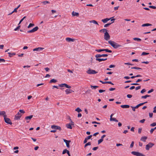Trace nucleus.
<instances>
[{"instance_id": "51", "label": "nucleus", "mask_w": 156, "mask_h": 156, "mask_svg": "<svg viewBox=\"0 0 156 156\" xmlns=\"http://www.w3.org/2000/svg\"><path fill=\"white\" fill-rule=\"evenodd\" d=\"M142 128H139V129H138V133H139V134H140L141 132V131H142Z\"/></svg>"}, {"instance_id": "47", "label": "nucleus", "mask_w": 156, "mask_h": 156, "mask_svg": "<svg viewBox=\"0 0 156 156\" xmlns=\"http://www.w3.org/2000/svg\"><path fill=\"white\" fill-rule=\"evenodd\" d=\"M156 126V122H153L150 124V126Z\"/></svg>"}, {"instance_id": "32", "label": "nucleus", "mask_w": 156, "mask_h": 156, "mask_svg": "<svg viewBox=\"0 0 156 156\" xmlns=\"http://www.w3.org/2000/svg\"><path fill=\"white\" fill-rule=\"evenodd\" d=\"M104 51H105L106 52L111 53L112 52V51L111 50H109L108 49H104Z\"/></svg>"}, {"instance_id": "25", "label": "nucleus", "mask_w": 156, "mask_h": 156, "mask_svg": "<svg viewBox=\"0 0 156 156\" xmlns=\"http://www.w3.org/2000/svg\"><path fill=\"white\" fill-rule=\"evenodd\" d=\"M110 121H114L116 122H117L118 121L115 118H110Z\"/></svg>"}, {"instance_id": "29", "label": "nucleus", "mask_w": 156, "mask_h": 156, "mask_svg": "<svg viewBox=\"0 0 156 156\" xmlns=\"http://www.w3.org/2000/svg\"><path fill=\"white\" fill-rule=\"evenodd\" d=\"M34 26V24L33 23H30L29 25L27 27V28H30V27H33V26Z\"/></svg>"}, {"instance_id": "40", "label": "nucleus", "mask_w": 156, "mask_h": 156, "mask_svg": "<svg viewBox=\"0 0 156 156\" xmlns=\"http://www.w3.org/2000/svg\"><path fill=\"white\" fill-rule=\"evenodd\" d=\"M44 5H45L46 4L49 3V2L48 1H45L44 2H41Z\"/></svg>"}, {"instance_id": "61", "label": "nucleus", "mask_w": 156, "mask_h": 156, "mask_svg": "<svg viewBox=\"0 0 156 156\" xmlns=\"http://www.w3.org/2000/svg\"><path fill=\"white\" fill-rule=\"evenodd\" d=\"M98 147H94L93 148V150L94 151H95L97 149H98Z\"/></svg>"}, {"instance_id": "59", "label": "nucleus", "mask_w": 156, "mask_h": 156, "mask_svg": "<svg viewBox=\"0 0 156 156\" xmlns=\"http://www.w3.org/2000/svg\"><path fill=\"white\" fill-rule=\"evenodd\" d=\"M142 81V79H138L136 81V83H138L139 82L141 81Z\"/></svg>"}, {"instance_id": "48", "label": "nucleus", "mask_w": 156, "mask_h": 156, "mask_svg": "<svg viewBox=\"0 0 156 156\" xmlns=\"http://www.w3.org/2000/svg\"><path fill=\"white\" fill-rule=\"evenodd\" d=\"M149 8L153 9H156V7L152 5H150L149 6Z\"/></svg>"}, {"instance_id": "43", "label": "nucleus", "mask_w": 156, "mask_h": 156, "mask_svg": "<svg viewBox=\"0 0 156 156\" xmlns=\"http://www.w3.org/2000/svg\"><path fill=\"white\" fill-rule=\"evenodd\" d=\"M103 50H104V49H96L95 50V51L98 52H100L102 51H104Z\"/></svg>"}, {"instance_id": "33", "label": "nucleus", "mask_w": 156, "mask_h": 156, "mask_svg": "<svg viewBox=\"0 0 156 156\" xmlns=\"http://www.w3.org/2000/svg\"><path fill=\"white\" fill-rule=\"evenodd\" d=\"M75 111L79 113L81 112L82 110L79 108H77L75 109Z\"/></svg>"}, {"instance_id": "34", "label": "nucleus", "mask_w": 156, "mask_h": 156, "mask_svg": "<svg viewBox=\"0 0 156 156\" xmlns=\"http://www.w3.org/2000/svg\"><path fill=\"white\" fill-rule=\"evenodd\" d=\"M91 145V142H88V143L85 144L84 145V147H86L87 146H89V145Z\"/></svg>"}, {"instance_id": "18", "label": "nucleus", "mask_w": 156, "mask_h": 156, "mask_svg": "<svg viewBox=\"0 0 156 156\" xmlns=\"http://www.w3.org/2000/svg\"><path fill=\"white\" fill-rule=\"evenodd\" d=\"M66 41H67L68 42H70V41L73 42L74 41L75 39H72V38H69V37H67L66 38Z\"/></svg>"}, {"instance_id": "63", "label": "nucleus", "mask_w": 156, "mask_h": 156, "mask_svg": "<svg viewBox=\"0 0 156 156\" xmlns=\"http://www.w3.org/2000/svg\"><path fill=\"white\" fill-rule=\"evenodd\" d=\"M115 88L111 87L109 89V90L110 91H112V90H115Z\"/></svg>"}, {"instance_id": "21", "label": "nucleus", "mask_w": 156, "mask_h": 156, "mask_svg": "<svg viewBox=\"0 0 156 156\" xmlns=\"http://www.w3.org/2000/svg\"><path fill=\"white\" fill-rule=\"evenodd\" d=\"M147 139V137L143 136L141 138L140 140L141 141H143V142H146V140Z\"/></svg>"}, {"instance_id": "5", "label": "nucleus", "mask_w": 156, "mask_h": 156, "mask_svg": "<svg viewBox=\"0 0 156 156\" xmlns=\"http://www.w3.org/2000/svg\"><path fill=\"white\" fill-rule=\"evenodd\" d=\"M87 73L88 74H95L98 73V72L95 70L89 69L87 71Z\"/></svg>"}, {"instance_id": "26", "label": "nucleus", "mask_w": 156, "mask_h": 156, "mask_svg": "<svg viewBox=\"0 0 156 156\" xmlns=\"http://www.w3.org/2000/svg\"><path fill=\"white\" fill-rule=\"evenodd\" d=\"M90 23H94L95 24H97L98 25H99L98 24V23H97V22L95 20H92L90 21Z\"/></svg>"}, {"instance_id": "22", "label": "nucleus", "mask_w": 156, "mask_h": 156, "mask_svg": "<svg viewBox=\"0 0 156 156\" xmlns=\"http://www.w3.org/2000/svg\"><path fill=\"white\" fill-rule=\"evenodd\" d=\"M33 115H31L29 116H26L25 118V119L26 120H28V119L30 120L33 117Z\"/></svg>"}, {"instance_id": "3", "label": "nucleus", "mask_w": 156, "mask_h": 156, "mask_svg": "<svg viewBox=\"0 0 156 156\" xmlns=\"http://www.w3.org/2000/svg\"><path fill=\"white\" fill-rule=\"evenodd\" d=\"M154 145V144L150 142L146 146L145 149L147 150H149L150 148L152 147Z\"/></svg>"}, {"instance_id": "60", "label": "nucleus", "mask_w": 156, "mask_h": 156, "mask_svg": "<svg viewBox=\"0 0 156 156\" xmlns=\"http://www.w3.org/2000/svg\"><path fill=\"white\" fill-rule=\"evenodd\" d=\"M149 117L150 118H152L153 115V113H149Z\"/></svg>"}, {"instance_id": "14", "label": "nucleus", "mask_w": 156, "mask_h": 156, "mask_svg": "<svg viewBox=\"0 0 156 156\" xmlns=\"http://www.w3.org/2000/svg\"><path fill=\"white\" fill-rule=\"evenodd\" d=\"M112 18H106L105 19H103L101 21L104 23H106L109 20Z\"/></svg>"}, {"instance_id": "35", "label": "nucleus", "mask_w": 156, "mask_h": 156, "mask_svg": "<svg viewBox=\"0 0 156 156\" xmlns=\"http://www.w3.org/2000/svg\"><path fill=\"white\" fill-rule=\"evenodd\" d=\"M103 141V139H101L98 141V144H100Z\"/></svg>"}, {"instance_id": "45", "label": "nucleus", "mask_w": 156, "mask_h": 156, "mask_svg": "<svg viewBox=\"0 0 156 156\" xmlns=\"http://www.w3.org/2000/svg\"><path fill=\"white\" fill-rule=\"evenodd\" d=\"M134 142L133 141L132 142V143L130 145V148H132L133 147V145H134Z\"/></svg>"}, {"instance_id": "6", "label": "nucleus", "mask_w": 156, "mask_h": 156, "mask_svg": "<svg viewBox=\"0 0 156 156\" xmlns=\"http://www.w3.org/2000/svg\"><path fill=\"white\" fill-rule=\"evenodd\" d=\"M58 86L61 87H65L67 88L70 89L71 88V87L70 86L66 83H62L59 84Z\"/></svg>"}, {"instance_id": "2", "label": "nucleus", "mask_w": 156, "mask_h": 156, "mask_svg": "<svg viewBox=\"0 0 156 156\" xmlns=\"http://www.w3.org/2000/svg\"><path fill=\"white\" fill-rule=\"evenodd\" d=\"M131 153L132 154L136 156H145V155L138 152L133 151Z\"/></svg>"}, {"instance_id": "13", "label": "nucleus", "mask_w": 156, "mask_h": 156, "mask_svg": "<svg viewBox=\"0 0 156 156\" xmlns=\"http://www.w3.org/2000/svg\"><path fill=\"white\" fill-rule=\"evenodd\" d=\"M44 49V48H43L38 47L37 48H36L34 49L33 50V51H42Z\"/></svg>"}, {"instance_id": "8", "label": "nucleus", "mask_w": 156, "mask_h": 156, "mask_svg": "<svg viewBox=\"0 0 156 156\" xmlns=\"http://www.w3.org/2000/svg\"><path fill=\"white\" fill-rule=\"evenodd\" d=\"M22 115L19 112H18L17 114H16L15 116V120H18L20 119L22 116Z\"/></svg>"}, {"instance_id": "16", "label": "nucleus", "mask_w": 156, "mask_h": 156, "mask_svg": "<svg viewBox=\"0 0 156 156\" xmlns=\"http://www.w3.org/2000/svg\"><path fill=\"white\" fill-rule=\"evenodd\" d=\"M107 58L103 59V58H96V61H99V62H101L102 61H105V60H107Z\"/></svg>"}, {"instance_id": "24", "label": "nucleus", "mask_w": 156, "mask_h": 156, "mask_svg": "<svg viewBox=\"0 0 156 156\" xmlns=\"http://www.w3.org/2000/svg\"><path fill=\"white\" fill-rule=\"evenodd\" d=\"M57 82V80L55 79H53L51 80H50V81L49 82V83H55Z\"/></svg>"}, {"instance_id": "39", "label": "nucleus", "mask_w": 156, "mask_h": 156, "mask_svg": "<svg viewBox=\"0 0 156 156\" xmlns=\"http://www.w3.org/2000/svg\"><path fill=\"white\" fill-rule=\"evenodd\" d=\"M113 23V22H112V23H107L106 24H105L104 25V27H106L110 25Z\"/></svg>"}, {"instance_id": "53", "label": "nucleus", "mask_w": 156, "mask_h": 156, "mask_svg": "<svg viewBox=\"0 0 156 156\" xmlns=\"http://www.w3.org/2000/svg\"><path fill=\"white\" fill-rule=\"evenodd\" d=\"M146 91V90L145 89H142L140 91V93H141V94H143V93H144V92H145V91Z\"/></svg>"}, {"instance_id": "23", "label": "nucleus", "mask_w": 156, "mask_h": 156, "mask_svg": "<svg viewBox=\"0 0 156 156\" xmlns=\"http://www.w3.org/2000/svg\"><path fill=\"white\" fill-rule=\"evenodd\" d=\"M152 25L151 24L148 23H144L142 25V27H146V26H151Z\"/></svg>"}, {"instance_id": "1", "label": "nucleus", "mask_w": 156, "mask_h": 156, "mask_svg": "<svg viewBox=\"0 0 156 156\" xmlns=\"http://www.w3.org/2000/svg\"><path fill=\"white\" fill-rule=\"evenodd\" d=\"M108 43L111 46L115 49H117L122 46L121 45L119 44L114 41L111 40L109 41Z\"/></svg>"}, {"instance_id": "17", "label": "nucleus", "mask_w": 156, "mask_h": 156, "mask_svg": "<svg viewBox=\"0 0 156 156\" xmlns=\"http://www.w3.org/2000/svg\"><path fill=\"white\" fill-rule=\"evenodd\" d=\"M5 114L6 113L5 111H3L0 112V116L3 115L4 118L5 117L7 116V115H6Z\"/></svg>"}, {"instance_id": "12", "label": "nucleus", "mask_w": 156, "mask_h": 156, "mask_svg": "<svg viewBox=\"0 0 156 156\" xmlns=\"http://www.w3.org/2000/svg\"><path fill=\"white\" fill-rule=\"evenodd\" d=\"M74 92V91L71 89H67L65 90V92L66 94H68Z\"/></svg>"}, {"instance_id": "42", "label": "nucleus", "mask_w": 156, "mask_h": 156, "mask_svg": "<svg viewBox=\"0 0 156 156\" xmlns=\"http://www.w3.org/2000/svg\"><path fill=\"white\" fill-rule=\"evenodd\" d=\"M133 39L135 41H141V39L140 38H133Z\"/></svg>"}, {"instance_id": "36", "label": "nucleus", "mask_w": 156, "mask_h": 156, "mask_svg": "<svg viewBox=\"0 0 156 156\" xmlns=\"http://www.w3.org/2000/svg\"><path fill=\"white\" fill-rule=\"evenodd\" d=\"M131 69H141L140 68L137 67H132L131 68Z\"/></svg>"}, {"instance_id": "50", "label": "nucleus", "mask_w": 156, "mask_h": 156, "mask_svg": "<svg viewBox=\"0 0 156 156\" xmlns=\"http://www.w3.org/2000/svg\"><path fill=\"white\" fill-rule=\"evenodd\" d=\"M19 112H20V113H23V114H24L25 113V111H24L23 110H19Z\"/></svg>"}, {"instance_id": "55", "label": "nucleus", "mask_w": 156, "mask_h": 156, "mask_svg": "<svg viewBox=\"0 0 156 156\" xmlns=\"http://www.w3.org/2000/svg\"><path fill=\"white\" fill-rule=\"evenodd\" d=\"M67 151V150L66 149H64L62 152V154H64L66 153V151Z\"/></svg>"}, {"instance_id": "49", "label": "nucleus", "mask_w": 156, "mask_h": 156, "mask_svg": "<svg viewBox=\"0 0 156 156\" xmlns=\"http://www.w3.org/2000/svg\"><path fill=\"white\" fill-rule=\"evenodd\" d=\"M92 135H90L87 136V137H86V138L88 140L90 139L92 137Z\"/></svg>"}, {"instance_id": "31", "label": "nucleus", "mask_w": 156, "mask_h": 156, "mask_svg": "<svg viewBox=\"0 0 156 156\" xmlns=\"http://www.w3.org/2000/svg\"><path fill=\"white\" fill-rule=\"evenodd\" d=\"M150 96L149 95H146L145 96H142L141 97V98H144V99H146V98H147V97H150Z\"/></svg>"}, {"instance_id": "46", "label": "nucleus", "mask_w": 156, "mask_h": 156, "mask_svg": "<svg viewBox=\"0 0 156 156\" xmlns=\"http://www.w3.org/2000/svg\"><path fill=\"white\" fill-rule=\"evenodd\" d=\"M26 18V16H24L22 19L20 21L18 24H20L24 20V19Z\"/></svg>"}, {"instance_id": "28", "label": "nucleus", "mask_w": 156, "mask_h": 156, "mask_svg": "<svg viewBox=\"0 0 156 156\" xmlns=\"http://www.w3.org/2000/svg\"><path fill=\"white\" fill-rule=\"evenodd\" d=\"M38 29V27H35L34 28H33L32 30H33L34 32H35L36 31H37Z\"/></svg>"}, {"instance_id": "58", "label": "nucleus", "mask_w": 156, "mask_h": 156, "mask_svg": "<svg viewBox=\"0 0 156 156\" xmlns=\"http://www.w3.org/2000/svg\"><path fill=\"white\" fill-rule=\"evenodd\" d=\"M105 91V90L100 89L99 90V92L100 93H101Z\"/></svg>"}, {"instance_id": "20", "label": "nucleus", "mask_w": 156, "mask_h": 156, "mask_svg": "<svg viewBox=\"0 0 156 156\" xmlns=\"http://www.w3.org/2000/svg\"><path fill=\"white\" fill-rule=\"evenodd\" d=\"M120 107L123 108H128L129 107V105H121Z\"/></svg>"}, {"instance_id": "57", "label": "nucleus", "mask_w": 156, "mask_h": 156, "mask_svg": "<svg viewBox=\"0 0 156 156\" xmlns=\"http://www.w3.org/2000/svg\"><path fill=\"white\" fill-rule=\"evenodd\" d=\"M20 26H18L16 28H15L14 29V30L15 31H16L18 29H19L20 28Z\"/></svg>"}, {"instance_id": "38", "label": "nucleus", "mask_w": 156, "mask_h": 156, "mask_svg": "<svg viewBox=\"0 0 156 156\" xmlns=\"http://www.w3.org/2000/svg\"><path fill=\"white\" fill-rule=\"evenodd\" d=\"M90 87L91 88H93L94 89H95L97 88L98 87H99L98 86H93V85H90Z\"/></svg>"}, {"instance_id": "11", "label": "nucleus", "mask_w": 156, "mask_h": 156, "mask_svg": "<svg viewBox=\"0 0 156 156\" xmlns=\"http://www.w3.org/2000/svg\"><path fill=\"white\" fill-rule=\"evenodd\" d=\"M51 127L52 129H58L60 130H61V127L60 126H56L55 125L51 126Z\"/></svg>"}, {"instance_id": "4", "label": "nucleus", "mask_w": 156, "mask_h": 156, "mask_svg": "<svg viewBox=\"0 0 156 156\" xmlns=\"http://www.w3.org/2000/svg\"><path fill=\"white\" fill-rule=\"evenodd\" d=\"M110 36L107 32H106L104 34V39L108 41L110 39Z\"/></svg>"}, {"instance_id": "37", "label": "nucleus", "mask_w": 156, "mask_h": 156, "mask_svg": "<svg viewBox=\"0 0 156 156\" xmlns=\"http://www.w3.org/2000/svg\"><path fill=\"white\" fill-rule=\"evenodd\" d=\"M100 32H107V30L106 29H103L100 30Z\"/></svg>"}, {"instance_id": "19", "label": "nucleus", "mask_w": 156, "mask_h": 156, "mask_svg": "<svg viewBox=\"0 0 156 156\" xmlns=\"http://www.w3.org/2000/svg\"><path fill=\"white\" fill-rule=\"evenodd\" d=\"M72 15L73 16H79V13L74 11H73L72 12Z\"/></svg>"}, {"instance_id": "9", "label": "nucleus", "mask_w": 156, "mask_h": 156, "mask_svg": "<svg viewBox=\"0 0 156 156\" xmlns=\"http://www.w3.org/2000/svg\"><path fill=\"white\" fill-rule=\"evenodd\" d=\"M108 56V55L107 54H103L102 55L97 54L95 55L96 58H99L102 57H107Z\"/></svg>"}, {"instance_id": "7", "label": "nucleus", "mask_w": 156, "mask_h": 156, "mask_svg": "<svg viewBox=\"0 0 156 156\" xmlns=\"http://www.w3.org/2000/svg\"><path fill=\"white\" fill-rule=\"evenodd\" d=\"M6 117H5L4 118V119L5 120V122L10 125L12 124V123L11 122V120L9 118H6Z\"/></svg>"}, {"instance_id": "56", "label": "nucleus", "mask_w": 156, "mask_h": 156, "mask_svg": "<svg viewBox=\"0 0 156 156\" xmlns=\"http://www.w3.org/2000/svg\"><path fill=\"white\" fill-rule=\"evenodd\" d=\"M154 91V89H151V90H149L148 92H147V93L148 94H149L152 92H153Z\"/></svg>"}, {"instance_id": "10", "label": "nucleus", "mask_w": 156, "mask_h": 156, "mask_svg": "<svg viewBox=\"0 0 156 156\" xmlns=\"http://www.w3.org/2000/svg\"><path fill=\"white\" fill-rule=\"evenodd\" d=\"M63 141L66 143L67 147L68 148L69 147H70L69 143L71 142V141L65 139H63Z\"/></svg>"}, {"instance_id": "54", "label": "nucleus", "mask_w": 156, "mask_h": 156, "mask_svg": "<svg viewBox=\"0 0 156 156\" xmlns=\"http://www.w3.org/2000/svg\"><path fill=\"white\" fill-rule=\"evenodd\" d=\"M132 95L131 94H127V97L128 98H131L132 97Z\"/></svg>"}, {"instance_id": "44", "label": "nucleus", "mask_w": 156, "mask_h": 156, "mask_svg": "<svg viewBox=\"0 0 156 156\" xmlns=\"http://www.w3.org/2000/svg\"><path fill=\"white\" fill-rule=\"evenodd\" d=\"M5 62V60L3 58H0V63L4 62Z\"/></svg>"}, {"instance_id": "15", "label": "nucleus", "mask_w": 156, "mask_h": 156, "mask_svg": "<svg viewBox=\"0 0 156 156\" xmlns=\"http://www.w3.org/2000/svg\"><path fill=\"white\" fill-rule=\"evenodd\" d=\"M72 125H74V124L72 123L67 124L66 125V126L67 128L71 129H72Z\"/></svg>"}, {"instance_id": "30", "label": "nucleus", "mask_w": 156, "mask_h": 156, "mask_svg": "<svg viewBox=\"0 0 156 156\" xmlns=\"http://www.w3.org/2000/svg\"><path fill=\"white\" fill-rule=\"evenodd\" d=\"M8 54L10 57H11L12 55H16V53H11L10 52H9Z\"/></svg>"}, {"instance_id": "62", "label": "nucleus", "mask_w": 156, "mask_h": 156, "mask_svg": "<svg viewBox=\"0 0 156 156\" xmlns=\"http://www.w3.org/2000/svg\"><path fill=\"white\" fill-rule=\"evenodd\" d=\"M145 120V119H143L141 120H140V122L141 123H143L144 122Z\"/></svg>"}, {"instance_id": "64", "label": "nucleus", "mask_w": 156, "mask_h": 156, "mask_svg": "<svg viewBox=\"0 0 156 156\" xmlns=\"http://www.w3.org/2000/svg\"><path fill=\"white\" fill-rule=\"evenodd\" d=\"M115 67V66L114 65H111L109 66V67L110 68H112Z\"/></svg>"}, {"instance_id": "52", "label": "nucleus", "mask_w": 156, "mask_h": 156, "mask_svg": "<svg viewBox=\"0 0 156 156\" xmlns=\"http://www.w3.org/2000/svg\"><path fill=\"white\" fill-rule=\"evenodd\" d=\"M147 101H146V102H144V103H140V104H139V106H140L144 105V104L147 103Z\"/></svg>"}, {"instance_id": "27", "label": "nucleus", "mask_w": 156, "mask_h": 156, "mask_svg": "<svg viewBox=\"0 0 156 156\" xmlns=\"http://www.w3.org/2000/svg\"><path fill=\"white\" fill-rule=\"evenodd\" d=\"M20 5H19L18 6V7L16 8H15L14 10L12 11V12H17V9H18L20 7Z\"/></svg>"}, {"instance_id": "41", "label": "nucleus", "mask_w": 156, "mask_h": 156, "mask_svg": "<svg viewBox=\"0 0 156 156\" xmlns=\"http://www.w3.org/2000/svg\"><path fill=\"white\" fill-rule=\"evenodd\" d=\"M149 54V53H147L145 52H143L142 53L141 55H148Z\"/></svg>"}]
</instances>
